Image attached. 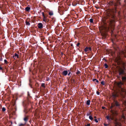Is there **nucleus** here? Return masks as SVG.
<instances>
[{
	"label": "nucleus",
	"instance_id": "nucleus-1",
	"mask_svg": "<svg viewBox=\"0 0 126 126\" xmlns=\"http://www.w3.org/2000/svg\"><path fill=\"white\" fill-rule=\"evenodd\" d=\"M116 72L118 75L117 76L118 79L121 78L122 82L124 84L126 82V69L124 67H117Z\"/></svg>",
	"mask_w": 126,
	"mask_h": 126
},
{
	"label": "nucleus",
	"instance_id": "nucleus-2",
	"mask_svg": "<svg viewBox=\"0 0 126 126\" xmlns=\"http://www.w3.org/2000/svg\"><path fill=\"white\" fill-rule=\"evenodd\" d=\"M124 84V83L121 81L117 83V86L119 88L118 90L119 94L120 97L122 98H125L126 96V90L122 87V85Z\"/></svg>",
	"mask_w": 126,
	"mask_h": 126
},
{
	"label": "nucleus",
	"instance_id": "nucleus-3",
	"mask_svg": "<svg viewBox=\"0 0 126 126\" xmlns=\"http://www.w3.org/2000/svg\"><path fill=\"white\" fill-rule=\"evenodd\" d=\"M115 61L117 63L118 65H120L121 64L122 61L121 58L120 56H118L116 57L115 59Z\"/></svg>",
	"mask_w": 126,
	"mask_h": 126
},
{
	"label": "nucleus",
	"instance_id": "nucleus-4",
	"mask_svg": "<svg viewBox=\"0 0 126 126\" xmlns=\"http://www.w3.org/2000/svg\"><path fill=\"white\" fill-rule=\"evenodd\" d=\"M92 50V48L91 47H86L85 49H84V51L85 52H86L88 51H91Z\"/></svg>",
	"mask_w": 126,
	"mask_h": 126
},
{
	"label": "nucleus",
	"instance_id": "nucleus-5",
	"mask_svg": "<svg viewBox=\"0 0 126 126\" xmlns=\"http://www.w3.org/2000/svg\"><path fill=\"white\" fill-rule=\"evenodd\" d=\"M114 106L118 107H119L120 106V104L117 101H115L114 100Z\"/></svg>",
	"mask_w": 126,
	"mask_h": 126
},
{
	"label": "nucleus",
	"instance_id": "nucleus-6",
	"mask_svg": "<svg viewBox=\"0 0 126 126\" xmlns=\"http://www.w3.org/2000/svg\"><path fill=\"white\" fill-rule=\"evenodd\" d=\"M118 95L116 93H113L112 95V97L114 99V100L116 99L117 97H118Z\"/></svg>",
	"mask_w": 126,
	"mask_h": 126
},
{
	"label": "nucleus",
	"instance_id": "nucleus-7",
	"mask_svg": "<svg viewBox=\"0 0 126 126\" xmlns=\"http://www.w3.org/2000/svg\"><path fill=\"white\" fill-rule=\"evenodd\" d=\"M37 26L40 29L43 28V24L41 23H40L38 24Z\"/></svg>",
	"mask_w": 126,
	"mask_h": 126
},
{
	"label": "nucleus",
	"instance_id": "nucleus-8",
	"mask_svg": "<svg viewBox=\"0 0 126 126\" xmlns=\"http://www.w3.org/2000/svg\"><path fill=\"white\" fill-rule=\"evenodd\" d=\"M106 118L107 120H108L109 121H110L111 120H113V118L112 117H111L110 116H107L106 117Z\"/></svg>",
	"mask_w": 126,
	"mask_h": 126
},
{
	"label": "nucleus",
	"instance_id": "nucleus-9",
	"mask_svg": "<svg viewBox=\"0 0 126 126\" xmlns=\"http://www.w3.org/2000/svg\"><path fill=\"white\" fill-rule=\"evenodd\" d=\"M62 74L63 76H65L68 74V71L67 70H64L62 72Z\"/></svg>",
	"mask_w": 126,
	"mask_h": 126
},
{
	"label": "nucleus",
	"instance_id": "nucleus-10",
	"mask_svg": "<svg viewBox=\"0 0 126 126\" xmlns=\"http://www.w3.org/2000/svg\"><path fill=\"white\" fill-rule=\"evenodd\" d=\"M24 121H25V123L24 124H26L27 122L28 121V116H25L23 119Z\"/></svg>",
	"mask_w": 126,
	"mask_h": 126
},
{
	"label": "nucleus",
	"instance_id": "nucleus-11",
	"mask_svg": "<svg viewBox=\"0 0 126 126\" xmlns=\"http://www.w3.org/2000/svg\"><path fill=\"white\" fill-rule=\"evenodd\" d=\"M115 126H121V123L118 122H115Z\"/></svg>",
	"mask_w": 126,
	"mask_h": 126
},
{
	"label": "nucleus",
	"instance_id": "nucleus-12",
	"mask_svg": "<svg viewBox=\"0 0 126 126\" xmlns=\"http://www.w3.org/2000/svg\"><path fill=\"white\" fill-rule=\"evenodd\" d=\"M113 4L114 6L115 7L114 8V10L115 12H116L117 11L116 6H117V4L116 3H114Z\"/></svg>",
	"mask_w": 126,
	"mask_h": 126
},
{
	"label": "nucleus",
	"instance_id": "nucleus-13",
	"mask_svg": "<svg viewBox=\"0 0 126 126\" xmlns=\"http://www.w3.org/2000/svg\"><path fill=\"white\" fill-rule=\"evenodd\" d=\"M23 105L24 107H26V104L25 103V102H23ZM26 108H25V113H27V111H26Z\"/></svg>",
	"mask_w": 126,
	"mask_h": 126
},
{
	"label": "nucleus",
	"instance_id": "nucleus-14",
	"mask_svg": "<svg viewBox=\"0 0 126 126\" xmlns=\"http://www.w3.org/2000/svg\"><path fill=\"white\" fill-rule=\"evenodd\" d=\"M30 9V8L29 7H27L25 9V10L27 12H29Z\"/></svg>",
	"mask_w": 126,
	"mask_h": 126
},
{
	"label": "nucleus",
	"instance_id": "nucleus-15",
	"mask_svg": "<svg viewBox=\"0 0 126 126\" xmlns=\"http://www.w3.org/2000/svg\"><path fill=\"white\" fill-rule=\"evenodd\" d=\"M49 19L47 18L46 17H45V18H43V21L45 22H48L49 21Z\"/></svg>",
	"mask_w": 126,
	"mask_h": 126
},
{
	"label": "nucleus",
	"instance_id": "nucleus-16",
	"mask_svg": "<svg viewBox=\"0 0 126 126\" xmlns=\"http://www.w3.org/2000/svg\"><path fill=\"white\" fill-rule=\"evenodd\" d=\"M28 19H27L25 21V23L26 25H30V23L29 22V21H28Z\"/></svg>",
	"mask_w": 126,
	"mask_h": 126
},
{
	"label": "nucleus",
	"instance_id": "nucleus-17",
	"mask_svg": "<svg viewBox=\"0 0 126 126\" xmlns=\"http://www.w3.org/2000/svg\"><path fill=\"white\" fill-rule=\"evenodd\" d=\"M112 113L116 116H117L118 115V113L116 111H114L112 112Z\"/></svg>",
	"mask_w": 126,
	"mask_h": 126
},
{
	"label": "nucleus",
	"instance_id": "nucleus-18",
	"mask_svg": "<svg viewBox=\"0 0 126 126\" xmlns=\"http://www.w3.org/2000/svg\"><path fill=\"white\" fill-rule=\"evenodd\" d=\"M108 17H109L110 18V17H111L112 18H114V16L113 15H111L110 16H109V15H108Z\"/></svg>",
	"mask_w": 126,
	"mask_h": 126
},
{
	"label": "nucleus",
	"instance_id": "nucleus-19",
	"mask_svg": "<svg viewBox=\"0 0 126 126\" xmlns=\"http://www.w3.org/2000/svg\"><path fill=\"white\" fill-rule=\"evenodd\" d=\"M91 101L90 100H89L87 101L86 102V104L88 105H90V103Z\"/></svg>",
	"mask_w": 126,
	"mask_h": 126
},
{
	"label": "nucleus",
	"instance_id": "nucleus-20",
	"mask_svg": "<svg viewBox=\"0 0 126 126\" xmlns=\"http://www.w3.org/2000/svg\"><path fill=\"white\" fill-rule=\"evenodd\" d=\"M93 81L94 82H96L97 83H98L99 82L98 80H97L96 79H93Z\"/></svg>",
	"mask_w": 126,
	"mask_h": 126
},
{
	"label": "nucleus",
	"instance_id": "nucleus-21",
	"mask_svg": "<svg viewBox=\"0 0 126 126\" xmlns=\"http://www.w3.org/2000/svg\"><path fill=\"white\" fill-rule=\"evenodd\" d=\"M77 4V3L75 2H73L72 3V5L74 6H76Z\"/></svg>",
	"mask_w": 126,
	"mask_h": 126
},
{
	"label": "nucleus",
	"instance_id": "nucleus-22",
	"mask_svg": "<svg viewBox=\"0 0 126 126\" xmlns=\"http://www.w3.org/2000/svg\"><path fill=\"white\" fill-rule=\"evenodd\" d=\"M15 57H16V58H18L19 57V55L18 54L15 53L14 55Z\"/></svg>",
	"mask_w": 126,
	"mask_h": 126
},
{
	"label": "nucleus",
	"instance_id": "nucleus-23",
	"mask_svg": "<svg viewBox=\"0 0 126 126\" xmlns=\"http://www.w3.org/2000/svg\"><path fill=\"white\" fill-rule=\"evenodd\" d=\"M25 124L20 123L19 124L18 126H24Z\"/></svg>",
	"mask_w": 126,
	"mask_h": 126
},
{
	"label": "nucleus",
	"instance_id": "nucleus-24",
	"mask_svg": "<svg viewBox=\"0 0 126 126\" xmlns=\"http://www.w3.org/2000/svg\"><path fill=\"white\" fill-rule=\"evenodd\" d=\"M49 14L50 16H51L53 15V13L52 12H50L49 13Z\"/></svg>",
	"mask_w": 126,
	"mask_h": 126
},
{
	"label": "nucleus",
	"instance_id": "nucleus-25",
	"mask_svg": "<svg viewBox=\"0 0 126 126\" xmlns=\"http://www.w3.org/2000/svg\"><path fill=\"white\" fill-rule=\"evenodd\" d=\"M45 84L44 83H42L41 86L42 87L45 88Z\"/></svg>",
	"mask_w": 126,
	"mask_h": 126
},
{
	"label": "nucleus",
	"instance_id": "nucleus-26",
	"mask_svg": "<svg viewBox=\"0 0 126 126\" xmlns=\"http://www.w3.org/2000/svg\"><path fill=\"white\" fill-rule=\"evenodd\" d=\"M77 72H76V74H77L79 75V74H80V71H79V70H77Z\"/></svg>",
	"mask_w": 126,
	"mask_h": 126
},
{
	"label": "nucleus",
	"instance_id": "nucleus-27",
	"mask_svg": "<svg viewBox=\"0 0 126 126\" xmlns=\"http://www.w3.org/2000/svg\"><path fill=\"white\" fill-rule=\"evenodd\" d=\"M90 22L91 23H93V20L92 18H91L90 20Z\"/></svg>",
	"mask_w": 126,
	"mask_h": 126
},
{
	"label": "nucleus",
	"instance_id": "nucleus-28",
	"mask_svg": "<svg viewBox=\"0 0 126 126\" xmlns=\"http://www.w3.org/2000/svg\"><path fill=\"white\" fill-rule=\"evenodd\" d=\"M122 117L124 119H126L125 117L124 114H122Z\"/></svg>",
	"mask_w": 126,
	"mask_h": 126
},
{
	"label": "nucleus",
	"instance_id": "nucleus-29",
	"mask_svg": "<svg viewBox=\"0 0 126 126\" xmlns=\"http://www.w3.org/2000/svg\"><path fill=\"white\" fill-rule=\"evenodd\" d=\"M104 66H105V67L106 68H107L108 67V64L106 63H105L104 64Z\"/></svg>",
	"mask_w": 126,
	"mask_h": 126
},
{
	"label": "nucleus",
	"instance_id": "nucleus-30",
	"mask_svg": "<svg viewBox=\"0 0 126 126\" xmlns=\"http://www.w3.org/2000/svg\"><path fill=\"white\" fill-rule=\"evenodd\" d=\"M121 53L122 54L124 55V56H125V52L123 51H121Z\"/></svg>",
	"mask_w": 126,
	"mask_h": 126
},
{
	"label": "nucleus",
	"instance_id": "nucleus-31",
	"mask_svg": "<svg viewBox=\"0 0 126 126\" xmlns=\"http://www.w3.org/2000/svg\"><path fill=\"white\" fill-rule=\"evenodd\" d=\"M4 63H6V64H7L8 63V62L6 60H5V59L4 60Z\"/></svg>",
	"mask_w": 126,
	"mask_h": 126
},
{
	"label": "nucleus",
	"instance_id": "nucleus-32",
	"mask_svg": "<svg viewBox=\"0 0 126 126\" xmlns=\"http://www.w3.org/2000/svg\"><path fill=\"white\" fill-rule=\"evenodd\" d=\"M6 110V109L5 108L3 107L2 108V111H4Z\"/></svg>",
	"mask_w": 126,
	"mask_h": 126
},
{
	"label": "nucleus",
	"instance_id": "nucleus-33",
	"mask_svg": "<svg viewBox=\"0 0 126 126\" xmlns=\"http://www.w3.org/2000/svg\"><path fill=\"white\" fill-rule=\"evenodd\" d=\"M89 118L91 120H93V118L91 116H89Z\"/></svg>",
	"mask_w": 126,
	"mask_h": 126
},
{
	"label": "nucleus",
	"instance_id": "nucleus-34",
	"mask_svg": "<svg viewBox=\"0 0 126 126\" xmlns=\"http://www.w3.org/2000/svg\"><path fill=\"white\" fill-rule=\"evenodd\" d=\"M13 57L14 58V59L15 60H16L17 59V58H16V57H15L14 55H13Z\"/></svg>",
	"mask_w": 126,
	"mask_h": 126
},
{
	"label": "nucleus",
	"instance_id": "nucleus-35",
	"mask_svg": "<svg viewBox=\"0 0 126 126\" xmlns=\"http://www.w3.org/2000/svg\"><path fill=\"white\" fill-rule=\"evenodd\" d=\"M42 13L43 16V17L44 18H45V17H46L45 16L44 13L43 12H42Z\"/></svg>",
	"mask_w": 126,
	"mask_h": 126
},
{
	"label": "nucleus",
	"instance_id": "nucleus-36",
	"mask_svg": "<svg viewBox=\"0 0 126 126\" xmlns=\"http://www.w3.org/2000/svg\"><path fill=\"white\" fill-rule=\"evenodd\" d=\"M101 84L103 85H105L104 82V81H102L101 82Z\"/></svg>",
	"mask_w": 126,
	"mask_h": 126
},
{
	"label": "nucleus",
	"instance_id": "nucleus-37",
	"mask_svg": "<svg viewBox=\"0 0 126 126\" xmlns=\"http://www.w3.org/2000/svg\"><path fill=\"white\" fill-rule=\"evenodd\" d=\"M68 72H69V73H68V76H70V74H71V72L70 71H69V70L68 71Z\"/></svg>",
	"mask_w": 126,
	"mask_h": 126
},
{
	"label": "nucleus",
	"instance_id": "nucleus-38",
	"mask_svg": "<svg viewBox=\"0 0 126 126\" xmlns=\"http://www.w3.org/2000/svg\"><path fill=\"white\" fill-rule=\"evenodd\" d=\"M121 12L120 11H119L118 12V16H120V15Z\"/></svg>",
	"mask_w": 126,
	"mask_h": 126
},
{
	"label": "nucleus",
	"instance_id": "nucleus-39",
	"mask_svg": "<svg viewBox=\"0 0 126 126\" xmlns=\"http://www.w3.org/2000/svg\"><path fill=\"white\" fill-rule=\"evenodd\" d=\"M80 44L79 43H77V44L76 45V46L77 47H79V45H80Z\"/></svg>",
	"mask_w": 126,
	"mask_h": 126
},
{
	"label": "nucleus",
	"instance_id": "nucleus-40",
	"mask_svg": "<svg viewBox=\"0 0 126 126\" xmlns=\"http://www.w3.org/2000/svg\"><path fill=\"white\" fill-rule=\"evenodd\" d=\"M72 82H73V83L75 82V79H72Z\"/></svg>",
	"mask_w": 126,
	"mask_h": 126
},
{
	"label": "nucleus",
	"instance_id": "nucleus-41",
	"mask_svg": "<svg viewBox=\"0 0 126 126\" xmlns=\"http://www.w3.org/2000/svg\"><path fill=\"white\" fill-rule=\"evenodd\" d=\"M104 125L105 126H107L108 125V124H107L104 123Z\"/></svg>",
	"mask_w": 126,
	"mask_h": 126
},
{
	"label": "nucleus",
	"instance_id": "nucleus-42",
	"mask_svg": "<svg viewBox=\"0 0 126 126\" xmlns=\"http://www.w3.org/2000/svg\"><path fill=\"white\" fill-rule=\"evenodd\" d=\"M95 121L96 123H98V121L96 119H95L94 120Z\"/></svg>",
	"mask_w": 126,
	"mask_h": 126
},
{
	"label": "nucleus",
	"instance_id": "nucleus-43",
	"mask_svg": "<svg viewBox=\"0 0 126 126\" xmlns=\"http://www.w3.org/2000/svg\"><path fill=\"white\" fill-rule=\"evenodd\" d=\"M91 115V113H87V116H88L89 115Z\"/></svg>",
	"mask_w": 126,
	"mask_h": 126
},
{
	"label": "nucleus",
	"instance_id": "nucleus-44",
	"mask_svg": "<svg viewBox=\"0 0 126 126\" xmlns=\"http://www.w3.org/2000/svg\"><path fill=\"white\" fill-rule=\"evenodd\" d=\"M28 97H31V96H30V94L29 93V92H28Z\"/></svg>",
	"mask_w": 126,
	"mask_h": 126
},
{
	"label": "nucleus",
	"instance_id": "nucleus-45",
	"mask_svg": "<svg viewBox=\"0 0 126 126\" xmlns=\"http://www.w3.org/2000/svg\"><path fill=\"white\" fill-rule=\"evenodd\" d=\"M96 94H97L99 95V94L100 93L99 92L97 91L96 92Z\"/></svg>",
	"mask_w": 126,
	"mask_h": 126
},
{
	"label": "nucleus",
	"instance_id": "nucleus-46",
	"mask_svg": "<svg viewBox=\"0 0 126 126\" xmlns=\"http://www.w3.org/2000/svg\"><path fill=\"white\" fill-rule=\"evenodd\" d=\"M2 61V57L0 58V61Z\"/></svg>",
	"mask_w": 126,
	"mask_h": 126
},
{
	"label": "nucleus",
	"instance_id": "nucleus-47",
	"mask_svg": "<svg viewBox=\"0 0 126 126\" xmlns=\"http://www.w3.org/2000/svg\"><path fill=\"white\" fill-rule=\"evenodd\" d=\"M90 124H88L87 125H86L85 126H90Z\"/></svg>",
	"mask_w": 126,
	"mask_h": 126
},
{
	"label": "nucleus",
	"instance_id": "nucleus-48",
	"mask_svg": "<svg viewBox=\"0 0 126 126\" xmlns=\"http://www.w3.org/2000/svg\"><path fill=\"white\" fill-rule=\"evenodd\" d=\"M117 121V119H116L114 120V121H115V122H118Z\"/></svg>",
	"mask_w": 126,
	"mask_h": 126
},
{
	"label": "nucleus",
	"instance_id": "nucleus-49",
	"mask_svg": "<svg viewBox=\"0 0 126 126\" xmlns=\"http://www.w3.org/2000/svg\"><path fill=\"white\" fill-rule=\"evenodd\" d=\"M2 70V68L0 66V70Z\"/></svg>",
	"mask_w": 126,
	"mask_h": 126
},
{
	"label": "nucleus",
	"instance_id": "nucleus-50",
	"mask_svg": "<svg viewBox=\"0 0 126 126\" xmlns=\"http://www.w3.org/2000/svg\"><path fill=\"white\" fill-rule=\"evenodd\" d=\"M102 109H105V107H102Z\"/></svg>",
	"mask_w": 126,
	"mask_h": 126
},
{
	"label": "nucleus",
	"instance_id": "nucleus-51",
	"mask_svg": "<svg viewBox=\"0 0 126 126\" xmlns=\"http://www.w3.org/2000/svg\"><path fill=\"white\" fill-rule=\"evenodd\" d=\"M124 2L126 4V0H124Z\"/></svg>",
	"mask_w": 126,
	"mask_h": 126
},
{
	"label": "nucleus",
	"instance_id": "nucleus-52",
	"mask_svg": "<svg viewBox=\"0 0 126 126\" xmlns=\"http://www.w3.org/2000/svg\"><path fill=\"white\" fill-rule=\"evenodd\" d=\"M67 102V101L66 100H65L64 101V103H66Z\"/></svg>",
	"mask_w": 126,
	"mask_h": 126
},
{
	"label": "nucleus",
	"instance_id": "nucleus-53",
	"mask_svg": "<svg viewBox=\"0 0 126 126\" xmlns=\"http://www.w3.org/2000/svg\"><path fill=\"white\" fill-rule=\"evenodd\" d=\"M71 46H73V44H71Z\"/></svg>",
	"mask_w": 126,
	"mask_h": 126
},
{
	"label": "nucleus",
	"instance_id": "nucleus-54",
	"mask_svg": "<svg viewBox=\"0 0 126 126\" xmlns=\"http://www.w3.org/2000/svg\"><path fill=\"white\" fill-rule=\"evenodd\" d=\"M10 122L11 123V125H12V124H13V123H12V121H11Z\"/></svg>",
	"mask_w": 126,
	"mask_h": 126
},
{
	"label": "nucleus",
	"instance_id": "nucleus-55",
	"mask_svg": "<svg viewBox=\"0 0 126 126\" xmlns=\"http://www.w3.org/2000/svg\"><path fill=\"white\" fill-rule=\"evenodd\" d=\"M103 59L105 60V61H106V60L104 58Z\"/></svg>",
	"mask_w": 126,
	"mask_h": 126
},
{
	"label": "nucleus",
	"instance_id": "nucleus-56",
	"mask_svg": "<svg viewBox=\"0 0 126 126\" xmlns=\"http://www.w3.org/2000/svg\"><path fill=\"white\" fill-rule=\"evenodd\" d=\"M121 119H119V121H121Z\"/></svg>",
	"mask_w": 126,
	"mask_h": 126
},
{
	"label": "nucleus",
	"instance_id": "nucleus-57",
	"mask_svg": "<svg viewBox=\"0 0 126 126\" xmlns=\"http://www.w3.org/2000/svg\"><path fill=\"white\" fill-rule=\"evenodd\" d=\"M94 117L95 118H96L95 116Z\"/></svg>",
	"mask_w": 126,
	"mask_h": 126
}]
</instances>
